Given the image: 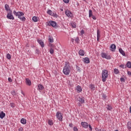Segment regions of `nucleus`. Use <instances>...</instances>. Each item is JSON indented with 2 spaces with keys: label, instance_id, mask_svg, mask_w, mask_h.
<instances>
[{
  "label": "nucleus",
  "instance_id": "1",
  "mask_svg": "<svg viewBox=\"0 0 131 131\" xmlns=\"http://www.w3.org/2000/svg\"><path fill=\"white\" fill-rule=\"evenodd\" d=\"M13 14L14 15H15V16L16 17H18V18H19V19H20V20H21V21H24V22H25V20H26V18H25V17H24V13L22 12H16V11H13Z\"/></svg>",
  "mask_w": 131,
  "mask_h": 131
},
{
  "label": "nucleus",
  "instance_id": "2",
  "mask_svg": "<svg viewBox=\"0 0 131 131\" xmlns=\"http://www.w3.org/2000/svg\"><path fill=\"white\" fill-rule=\"evenodd\" d=\"M63 73L64 75H69L70 74V66L69 63L66 62L65 66L63 69Z\"/></svg>",
  "mask_w": 131,
  "mask_h": 131
},
{
  "label": "nucleus",
  "instance_id": "3",
  "mask_svg": "<svg viewBox=\"0 0 131 131\" xmlns=\"http://www.w3.org/2000/svg\"><path fill=\"white\" fill-rule=\"evenodd\" d=\"M108 71L104 70L102 72V80L103 82H105L106 80H107V78H108Z\"/></svg>",
  "mask_w": 131,
  "mask_h": 131
},
{
  "label": "nucleus",
  "instance_id": "4",
  "mask_svg": "<svg viewBox=\"0 0 131 131\" xmlns=\"http://www.w3.org/2000/svg\"><path fill=\"white\" fill-rule=\"evenodd\" d=\"M7 17L8 19H10V20H14V19H15L14 16H13V12L12 11V10H9V12L7 14Z\"/></svg>",
  "mask_w": 131,
  "mask_h": 131
},
{
  "label": "nucleus",
  "instance_id": "5",
  "mask_svg": "<svg viewBox=\"0 0 131 131\" xmlns=\"http://www.w3.org/2000/svg\"><path fill=\"white\" fill-rule=\"evenodd\" d=\"M48 26H52L54 28H57V23L53 20H50L47 23Z\"/></svg>",
  "mask_w": 131,
  "mask_h": 131
},
{
  "label": "nucleus",
  "instance_id": "6",
  "mask_svg": "<svg viewBox=\"0 0 131 131\" xmlns=\"http://www.w3.org/2000/svg\"><path fill=\"white\" fill-rule=\"evenodd\" d=\"M56 117L60 121L63 120V116H62V113L60 112H57L56 113Z\"/></svg>",
  "mask_w": 131,
  "mask_h": 131
},
{
  "label": "nucleus",
  "instance_id": "7",
  "mask_svg": "<svg viewBox=\"0 0 131 131\" xmlns=\"http://www.w3.org/2000/svg\"><path fill=\"white\" fill-rule=\"evenodd\" d=\"M101 57L102 58H104L105 59H111V57L110 55H107L105 53H101Z\"/></svg>",
  "mask_w": 131,
  "mask_h": 131
},
{
  "label": "nucleus",
  "instance_id": "8",
  "mask_svg": "<svg viewBox=\"0 0 131 131\" xmlns=\"http://www.w3.org/2000/svg\"><path fill=\"white\" fill-rule=\"evenodd\" d=\"M81 125H82V126L84 128H87V127L89 126V124L86 122H82L81 123Z\"/></svg>",
  "mask_w": 131,
  "mask_h": 131
},
{
  "label": "nucleus",
  "instance_id": "9",
  "mask_svg": "<svg viewBox=\"0 0 131 131\" xmlns=\"http://www.w3.org/2000/svg\"><path fill=\"white\" fill-rule=\"evenodd\" d=\"M97 41H99L100 37H101V32L99 30H97Z\"/></svg>",
  "mask_w": 131,
  "mask_h": 131
},
{
  "label": "nucleus",
  "instance_id": "10",
  "mask_svg": "<svg viewBox=\"0 0 131 131\" xmlns=\"http://www.w3.org/2000/svg\"><path fill=\"white\" fill-rule=\"evenodd\" d=\"M111 51L112 52H115V50H116V46L114 44L110 46Z\"/></svg>",
  "mask_w": 131,
  "mask_h": 131
},
{
  "label": "nucleus",
  "instance_id": "11",
  "mask_svg": "<svg viewBox=\"0 0 131 131\" xmlns=\"http://www.w3.org/2000/svg\"><path fill=\"white\" fill-rule=\"evenodd\" d=\"M76 90L77 93H81L82 91V89H81V86L80 85H78L76 87Z\"/></svg>",
  "mask_w": 131,
  "mask_h": 131
},
{
  "label": "nucleus",
  "instance_id": "12",
  "mask_svg": "<svg viewBox=\"0 0 131 131\" xmlns=\"http://www.w3.org/2000/svg\"><path fill=\"white\" fill-rule=\"evenodd\" d=\"M37 41L38 43L41 46V48H43L45 47V44L43 43V41L41 40L38 39Z\"/></svg>",
  "mask_w": 131,
  "mask_h": 131
},
{
  "label": "nucleus",
  "instance_id": "13",
  "mask_svg": "<svg viewBox=\"0 0 131 131\" xmlns=\"http://www.w3.org/2000/svg\"><path fill=\"white\" fill-rule=\"evenodd\" d=\"M26 83L27 85H31V81L29 79L26 78Z\"/></svg>",
  "mask_w": 131,
  "mask_h": 131
},
{
  "label": "nucleus",
  "instance_id": "14",
  "mask_svg": "<svg viewBox=\"0 0 131 131\" xmlns=\"http://www.w3.org/2000/svg\"><path fill=\"white\" fill-rule=\"evenodd\" d=\"M78 101H79V102H80V103H81V104L84 103V98L82 97H79L78 98Z\"/></svg>",
  "mask_w": 131,
  "mask_h": 131
},
{
  "label": "nucleus",
  "instance_id": "15",
  "mask_svg": "<svg viewBox=\"0 0 131 131\" xmlns=\"http://www.w3.org/2000/svg\"><path fill=\"white\" fill-rule=\"evenodd\" d=\"M84 62L86 64H89V63H90V58H89V57H85L84 59Z\"/></svg>",
  "mask_w": 131,
  "mask_h": 131
},
{
  "label": "nucleus",
  "instance_id": "16",
  "mask_svg": "<svg viewBox=\"0 0 131 131\" xmlns=\"http://www.w3.org/2000/svg\"><path fill=\"white\" fill-rule=\"evenodd\" d=\"M38 89L39 90V91H42V90H43V89H45V88L43 87V86L41 84H39L38 85Z\"/></svg>",
  "mask_w": 131,
  "mask_h": 131
},
{
  "label": "nucleus",
  "instance_id": "17",
  "mask_svg": "<svg viewBox=\"0 0 131 131\" xmlns=\"http://www.w3.org/2000/svg\"><path fill=\"white\" fill-rule=\"evenodd\" d=\"M119 52L120 54H122L123 56H125V53H124V51L122 50V49L120 48L119 49Z\"/></svg>",
  "mask_w": 131,
  "mask_h": 131
},
{
  "label": "nucleus",
  "instance_id": "18",
  "mask_svg": "<svg viewBox=\"0 0 131 131\" xmlns=\"http://www.w3.org/2000/svg\"><path fill=\"white\" fill-rule=\"evenodd\" d=\"M79 54L80 56H84V51L83 50H80L79 52Z\"/></svg>",
  "mask_w": 131,
  "mask_h": 131
},
{
  "label": "nucleus",
  "instance_id": "19",
  "mask_svg": "<svg viewBox=\"0 0 131 131\" xmlns=\"http://www.w3.org/2000/svg\"><path fill=\"white\" fill-rule=\"evenodd\" d=\"M66 14L68 17H71V12L69 10L66 11Z\"/></svg>",
  "mask_w": 131,
  "mask_h": 131
},
{
  "label": "nucleus",
  "instance_id": "20",
  "mask_svg": "<svg viewBox=\"0 0 131 131\" xmlns=\"http://www.w3.org/2000/svg\"><path fill=\"white\" fill-rule=\"evenodd\" d=\"M5 116H6V114H5L4 112H2V113L0 114V118H2V119H3V118H4Z\"/></svg>",
  "mask_w": 131,
  "mask_h": 131
},
{
  "label": "nucleus",
  "instance_id": "21",
  "mask_svg": "<svg viewBox=\"0 0 131 131\" xmlns=\"http://www.w3.org/2000/svg\"><path fill=\"white\" fill-rule=\"evenodd\" d=\"M20 122L21 123H22V124H26V119H25V118H22L20 120Z\"/></svg>",
  "mask_w": 131,
  "mask_h": 131
},
{
  "label": "nucleus",
  "instance_id": "22",
  "mask_svg": "<svg viewBox=\"0 0 131 131\" xmlns=\"http://www.w3.org/2000/svg\"><path fill=\"white\" fill-rule=\"evenodd\" d=\"M49 42H54V38H53V37L49 36Z\"/></svg>",
  "mask_w": 131,
  "mask_h": 131
},
{
  "label": "nucleus",
  "instance_id": "23",
  "mask_svg": "<svg viewBox=\"0 0 131 131\" xmlns=\"http://www.w3.org/2000/svg\"><path fill=\"white\" fill-rule=\"evenodd\" d=\"M32 20L33 22H37L38 21V19H37V17L36 16H33L32 17Z\"/></svg>",
  "mask_w": 131,
  "mask_h": 131
},
{
  "label": "nucleus",
  "instance_id": "24",
  "mask_svg": "<svg viewBox=\"0 0 131 131\" xmlns=\"http://www.w3.org/2000/svg\"><path fill=\"white\" fill-rule=\"evenodd\" d=\"M5 8L6 11H8V12L9 10H11V9H10V7L7 4L5 5Z\"/></svg>",
  "mask_w": 131,
  "mask_h": 131
},
{
  "label": "nucleus",
  "instance_id": "25",
  "mask_svg": "<svg viewBox=\"0 0 131 131\" xmlns=\"http://www.w3.org/2000/svg\"><path fill=\"white\" fill-rule=\"evenodd\" d=\"M90 89H91V91H95V85L94 84H91L90 85Z\"/></svg>",
  "mask_w": 131,
  "mask_h": 131
},
{
  "label": "nucleus",
  "instance_id": "26",
  "mask_svg": "<svg viewBox=\"0 0 131 131\" xmlns=\"http://www.w3.org/2000/svg\"><path fill=\"white\" fill-rule=\"evenodd\" d=\"M126 66L128 68H131V62L128 61L126 63Z\"/></svg>",
  "mask_w": 131,
  "mask_h": 131
},
{
  "label": "nucleus",
  "instance_id": "27",
  "mask_svg": "<svg viewBox=\"0 0 131 131\" xmlns=\"http://www.w3.org/2000/svg\"><path fill=\"white\" fill-rule=\"evenodd\" d=\"M114 73H115V74H118L119 73V71L117 69H115Z\"/></svg>",
  "mask_w": 131,
  "mask_h": 131
},
{
  "label": "nucleus",
  "instance_id": "28",
  "mask_svg": "<svg viewBox=\"0 0 131 131\" xmlns=\"http://www.w3.org/2000/svg\"><path fill=\"white\" fill-rule=\"evenodd\" d=\"M127 127L128 129H131V121L128 122Z\"/></svg>",
  "mask_w": 131,
  "mask_h": 131
},
{
  "label": "nucleus",
  "instance_id": "29",
  "mask_svg": "<svg viewBox=\"0 0 131 131\" xmlns=\"http://www.w3.org/2000/svg\"><path fill=\"white\" fill-rule=\"evenodd\" d=\"M47 14H49V15L52 16V15L53 14V12L52 11V10H49L47 11Z\"/></svg>",
  "mask_w": 131,
  "mask_h": 131
},
{
  "label": "nucleus",
  "instance_id": "30",
  "mask_svg": "<svg viewBox=\"0 0 131 131\" xmlns=\"http://www.w3.org/2000/svg\"><path fill=\"white\" fill-rule=\"evenodd\" d=\"M7 58L8 59V60H11V58H12V57L11 56V54H7Z\"/></svg>",
  "mask_w": 131,
  "mask_h": 131
},
{
  "label": "nucleus",
  "instance_id": "31",
  "mask_svg": "<svg viewBox=\"0 0 131 131\" xmlns=\"http://www.w3.org/2000/svg\"><path fill=\"white\" fill-rule=\"evenodd\" d=\"M89 17H93V11L89 10Z\"/></svg>",
  "mask_w": 131,
  "mask_h": 131
},
{
  "label": "nucleus",
  "instance_id": "32",
  "mask_svg": "<svg viewBox=\"0 0 131 131\" xmlns=\"http://www.w3.org/2000/svg\"><path fill=\"white\" fill-rule=\"evenodd\" d=\"M51 16H53V17H55V18H58V14L56 13H53Z\"/></svg>",
  "mask_w": 131,
  "mask_h": 131
},
{
  "label": "nucleus",
  "instance_id": "33",
  "mask_svg": "<svg viewBox=\"0 0 131 131\" xmlns=\"http://www.w3.org/2000/svg\"><path fill=\"white\" fill-rule=\"evenodd\" d=\"M50 54H54V49L53 48H51L50 50Z\"/></svg>",
  "mask_w": 131,
  "mask_h": 131
},
{
  "label": "nucleus",
  "instance_id": "34",
  "mask_svg": "<svg viewBox=\"0 0 131 131\" xmlns=\"http://www.w3.org/2000/svg\"><path fill=\"white\" fill-rule=\"evenodd\" d=\"M48 123L50 125H53V121L49 120Z\"/></svg>",
  "mask_w": 131,
  "mask_h": 131
},
{
  "label": "nucleus",
  "instance_id": "35",
  "mask_svg": "<svg viewBox=\"0 0 131 131\" xmlns=\"http://www.w3.org/2000/svg\"><path fill=\"white\" fill-rule=\"evenodd\" d=\"M107 110H112V106H111L110 105H107Z\"/></svg>",
  "mask_w": 131,
  "mask_h": 131
},
{
  "label": "nucleus",
  "instance_id": "36",
  "mask_svg": "<svg viewBox=\"0 0 131 131\" xmlns=\"http://www.w3.org/2000/svg\"><path fill=\"white\" fill-rule=\"evenodd\" d=\"M12 95H13V96H16V92L15 91H13L11 92Z\"/></svg>",
  "mask_w": 131,
  "mask_h": 131
},
{
  "label": "nucleus",
  "instance_id": "37",
  "mask_svg": "<svg viewBox=\"0 0 131 131\" xmlns=\"http://www.w3.org/2000/svg\"><path fill=\"white\" fill-rule=\"evenodd\" d=\"M75 41L76 42H77V43H78L79 41V39L78 38V37H77L76 39H75Z\"/></svg>",
  "mask_w": 131,
  "mask_h": 131
},
{
  "label": "nucleus",
  "instance_id": "38",
  "mask_svg": "<svg viewBox=\"0 0 131 131\" xmlns=\"http://www.w3.org/2000/svg\"><path fill=\"white\" fill-rule=\"evenodd\" d=\"M73 130H74V131H78V129L77 128V127H73Z\"/></svg>",
  "mask_w": 131,
  "mask_h": 131
},
{
  "label": "nucleus",
  "instance_id": "39",
  "mask_svg": "<svg viewBox=\"0 0 131 131\" xmlns=\"http://www.w3.org/2000/svg\"><path fill=\"white\" fill-rule=\"evenodd\" d=\"M120 67H121V68H123V69H124V68H126V67L124 66L123 64L120 65Z\"/></svg>",
  "mask_w": 131,
  "mask_h": 131
},
{
  "label": "nucleus",
  "instance_id": "40",
  "mask_svg": "<svg viewBox=\"0 0 131 131\" xmlns=\"http://www.w3.org/2000/svg\"><path fill=\"white\" fill-rule=\"evenodd\" d=\"M83 34H84V30H81V35H83Z\"/></svg>",
  "mask_w": 131,
  "mask_h": 131
},
{
  "label": "nucleus",
  "instance_id": "41",
  "mask_svg": "<svg viewBox=\"0 0 131 131\" xmlns=\"http://www.w3.org/2000/svg\"><path fill=\"white\" fill-rule=\"evenodd\" d=\"M77 71H78L79 72H80L81 70H80V68L77 67L76 68Z\"/></svg>",
  "mask_w": 131,
  "mask_h": 131
},
{
  "label": "nucleus",
  "instance_id": "42",
  "mask_svg": "<svg viewBox=\"0 0 131 131\" xmlns=\"http://www.w3.org/2000/svg\"><path fill=\"white\" fill-rule=\"evenodd\" d=\"M102 98H103V99H106V98H107V96H106V95L103 94H102Z\"/></svg>",
  "mask_w": 131,
  "mask_h": 131
},
{
  "label": "nucleus",
  "instance_id": "43",
  "mask_svg": "<svg viewBox=\"0 0 131 131\" xmlns=\"http://www.w3.org/2000/svg\"><path fill=\"white\" fill-rule=\"evenodd\" d=\"M64 3H65L66 4H68V3H69V0H63Z\"/></svg>",
  "mask_w": 131,
  "mask_h": 131
},
{
  "label": "nucleus",
  "instance_id": "44",
  "mask_svg": "<svg viewBox=\"0 0 131 131\" xmlns=\"http://www.w3.org/2000/svg\"><path fill=\"white\" fill-rule=\"evenodd\" d=\"M127 75H129V76H131V72L127 71Z\"/></svg>",
  "mask_w": 131,
  "mask_h": 131
},
{
  "label": "nucleus",
  "instance_id": "45",
  "mask_svg": "<svg viewBox=\"0 0 131 131\" xmlns=\"http://www.w3.org/2000/svg\"><path fill=\"white\" fill-rule=\"evenodd\" d=\"M8 81L9 82H12V78H8Z\"/></svg>",
  "mask_w": 131,
  "mask_h": 131
},
{
  "label": "nucleus",
  "instance_id": "46",
  "mask_svg": "<svg viewBox=\"0 0 131 131\" xmlns=\"http://www.w3.org/2000/svg\"><path fill=\"white\" fill-rule=\"evenodd\" d=\"M72 27H73V28H76V25H75L74 24H72Z\"/></svg>",
  "mask_w": 131,
  "mask_h": 131
},
{
  "label": "nucleus",
  "instance_id": "47",
  "mask_svg": "<svg viewBox=\"0 0 131 131\" xmlns=\"http://www.w3.org/2000/svg\"><path fill=\"white\" fill-rule=\"evenodd\" d=\"M69 126H70V127H73V124H72V123H70V124H69Z\"/></svg>",
  "mask_w": 131,
  "mask_h": 131
},
{
  "label": "nucleus",
  "instance_id": "48",
  "mask_svg": "<svg viewBox=\"0 0 131 131\" xmlns=\"http://www.w3.org/2000/svg\"><path fill=\"white\" fill-rule=\"evenodd\" d=\"M88 126L89 127L90 130H92L93 129L92 128V126L91 125H88Z\"/></svg>",
  "mask_w": 131,
  "mask_h": 131
},
{
  "label": "nucleus",
  "instance_id": "49",
  "mask_svg": "<svg viewBox=\"0 0 131 131\" xmlns=\"http://www.w3.org/2000/svg\"><path fill=\"white\" fill-rule=\"evenodd\" d=\"M18 131H23V127H20L18 129Z\"/></svg>",
  "mask_w": 131,
  "mask_h": 131
},
{
  "label": "nucleus",
  "instance_id": "50",
  "mask_svg": "<svg viewBox=\"0 0 131 131\" xmlns=\"http://www.w3.org/2000/svg\"><path fill=\"white\" fill-rule=\"evenodd\" d=\"M121 81H124V78H120Z\"/></svg>",
  "mask_w": 131,
  "mask_h": 131
},
{
  "label": "nucleus",
  "instance_id": "51",
  "mask_svg": "<svg viewBox=\"0 0 131 131\" xmlns=\"http://www.w3.org/2000/svg\"><path fill=\"white\" fill-rule=\"evenodd\" d=\"M92 18H93V20H96V19H97L96 18V16H92Z\"/></svg>",
  "mask_w": 131,
  "mask_h": 131
},
{
  "label": "nucleus",
  "instance_id": "52",
  "mask_svg": "<svg viewBox=\"0 0 131 131\" xmlns=\"http://www.w3.org/2000/svg\"><path fill=\"white\" fill-rule=\"evenodd\" d=\"M21 94H22V95H23L24 96H25V94H24V93L23 92V91H21Z\"/></svg>",
  "mask_w": 131,
  "mask_h": 131
},
{
  "label": "nucleus",
  "instance_id": "53",
  "mask_svg": "<svg viewBox=\"0 0 131 131\" xmlns=\"http://www.w3.org/2000/svg\"><path fill=\"white\" fill-rule=\"evenodd\" d=\"M74 42V39H72V42Z\"/></svg>",
  "mask_w": 131,
  "mask_h": 131
},
{
  "label": "nucleus",
  "instance_id": "54",
  "mask_svg": "<svg viewBox=\"0 0 131 131\" xmlns=\"http://www.w3.org/2000/svg\"><path fill=\"white\" fill-rule=\"evenodd\" d=\"M98 131H102V130H101V129H100V130H99Z\"/></svg>",
  "mask_w": 131,
  "mask_h": 131
},
{
  "label": "nucleus",
  "instance_id": "55",
  "mask_svg": "<svg viewBox=\"0 0 131 131\" xmlns=\"http://www.w3.org/2000/svg\"><path fill=\"white\" fill-rule=\"evenodd\" d=\"M115 131H119V130H116Z\"/></svg>",
  "mask_w": 131,
  "mask_h": 131
}]
</instances>
